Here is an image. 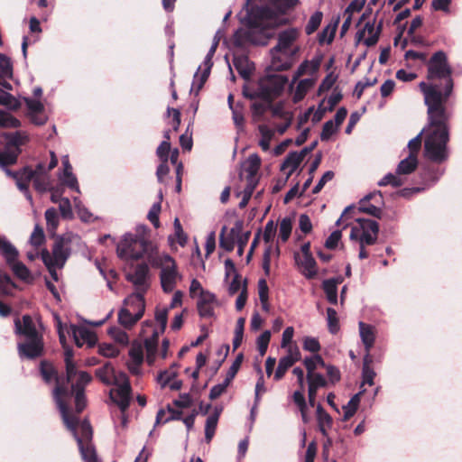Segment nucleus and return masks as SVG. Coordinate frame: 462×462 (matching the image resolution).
I'll use <instances>...</instances> for the list:
<instances>
[{"mask_svg": "<svg viewBox=\"0 0 462 462\" xmlns=\"http://www.w3.org/2000/svg\"><path fill=\"white\" fill-rule=\"evenodd\" d=\"M12 77L13 65L11 60L6 55L0 53V85L7 90H12V85L7 81Z\"/></svg>", "mask_w": 462, "mask_h": 462, "instance_id": "nucleus-22", "label": "nucleus"}, {"mask_svg": "<svg viewBox=\"0 0 462 462\" xmlns=\"http://www.w3.org/2000/svg\"><path fill=\"white\" fill-rule=\"evenodd\" d=\"M243 231V222L238 220L234 226L227 231V227L224 226L219 236L220 247L227 252L234 250L239 234Z\"/></svg>", "mask_w": 462, "mask_h": 462, "instance_id": "nucleus-16", "label": "nucleus"}, {"mask_svg": "<svg viewBox=\"0 0 462 462\" xmlns=\"http://www.w3.org/2000/svg\"><path fill=\"white\" fill-rule=\"evenodd\" d=\"M292 222L290 217H284L280 223L279 236L282 242H286L291 233Z\"/></svg>", "mask_w": 462, "mask_h": 462, "instance_id": "nucleus-46", "label": "nucleus"}, {"mask_svg": "<svg viewBox=\"0 0 462 462\" xmlns=\"http://www.w3.org/2000/svg\"><path fill=\"white\" fill-rule=\"evenodd\" d=\"M156 266L160 268L159 277L163 292L174 291L178 282L182 279L175 260L170 254H163L159 258Z\"/></svg>", "mask_w": 462, "mask_h": 462, "instance_id": "nucleus-12", "label": "nucleus"}, {"mask_svg": "<svg viewBox=\"0 0 462 462\" xmlns=\"http://www.w3.org/2000/svg\"><path fill=\"white\" fill-rule=\"evenodd\" d=\"M16 288L15 283L7 274H0V294L11 295Z\"/></svg>", "mask_w": 462, "mask_h": 462, "instance_id": "nucleus-44", "label": "nucleus"}, {"mask_svg": "<svg viewBox=\"0 0 462 462\" xmlns=\"http://www.w3.org/2000/svg\"><path fill=\"white\" fill-rule=\"evenodd\" d=\"M0 254L5 261H12L15 256L19 255L18 250L14 245L5 236L0 234Z\"/></svg>", "mask_w": 462, "mask_h": 462, "instance_id": "nucleus-32", "label": "nucleus"}, {"mask_svg": "<svg viewBox=\"0 0 462 462\" xmlns=\"http://www.w3.org/2000/svg\"><path fill=\"white\" fill-rule=\"evenodd\" d=\"M233 64L238 74L245 80H248L254 69V64L245 55L235 56Z\"/></svg>", "mask_w": 462, "mask_h": 462, "instance_id": "nucleus-24", "label": "nucleus"}, {"mask_svg": "<svg viewBox=\"0 0 462 462\" xmlns=\"http://www.w3.org/2000/svg\"><path fill=\"white\" fill-rule=\"evenodd\" d=\"M70 254L68 243L61 236H57L51 254L47 249L41 252V258L45 265H57L62 268Z\"/></svg>", "mask_w": 462, "mask_h": 462, "instance_id": "nucleus-13", "label": "nucleus"}, {"mask_svg": "<svg viewBox=\"0 0 462 462\" xmlns=\"http://www.w3.org/2000/svg\"><path fill=\"white\" fill-rule=\"evenodd\" d=\"M45 219L48 232L54 235L60 223L57 210L54 208H48L45 211Z\"/></svg>", "mask_w": 462, "mask_h": 462, "instance_id": "nucleus-39", "label": "nucleus"}, {"mask_svg": "<svg viewBox=\"0 0 462 462\" xmlns=\"http://www.w3.org/2000/svg\"><path fill=\"white\" fill-rule=\"evenodd\" d=\"M96 376L106 385H115L116 389L109 391V397L121 411L125 412L130 405L131 384L128 376L124 372L116 373L110 362L96 370Z\"/></svg>", "mask_w": 462, "mask_h": 462, "instance_id": "nucleus-6", "label": "nucleus"}, {"mask_svg": "<svg viewBox=\"0 0 462 462\" xmlns=\"http://www.w3.org/2000/svg\"><path fill=\"white\" fill-rule=\"evenodd\" d=\"M161 330H153L151 337L145 338L144 340V346L146 348V351L148 354H154L159 341V336H160Z\"/></svg>", "mask_w": 462, "mask_h": 462, "instance_id": "nucleus-49", "label": "nucleus"}, {"mask_svg": "<svg viewBox=\"0 0 462 462\" xmlns=\"http://www.w3.org/2000/svg\"><path fill=\"white\" fill-rule=\"evenodd\" d=\"M317 420L319 430L322 436L328 437V430L332 427L333 420L332 417L323 409L321 404L317 406Z\"/></svg>", "mask_w": 462, "mask_h": 462, "instance_id": "nucleus-29", "label": "nucleus"}, {"mask_svg": "<svg viewBox=\"0 0 462 462\" xmlns=\"http://www.w3.org/2000/svg\"><path fill=\"white\" fill-rule=\"evenodd\" d=\"M359 335L362 340V343L365 346V351H371L374 341H375V332L374 328L372 325L366 324L363 321H360L359 324Z\"/></svg>", "mask_w": 462, "mask_h": 462, "instance_id": "nucleus-25", "label": "nucleus"}, {"mask_svg": "<svg viewBox=\"0 0 462 462\" xmlns=\"http://www.w3.org/2000/svg\"><path fill=\"white\" fill-rule=\"evenodd\" d=\"M418 163L419 161L416 156L407 155L398 163L396 167L397 173L402 177L409 175L417 169Z\"/></svg>", "mask_w": 462, "mask_h": 462, "instance_id": "nucleus-30", "label": "nucleus"}, {"mask_svg": "<svg viewBox=\"0 0 462 462\" xmlns=\"http://www.w3.org/2000/svg\"><path fill=\"white\" fill-rule=\"evenodd\" d=\"M307 370V381L309 384V392L318 393L319 388H325L328 385V381L320 373L313 372V364L310 360L305 362Z\"/></svg>", "mask_w": 462, "mask_h": 462, "instance_id": "nucleus-18", "label": "nucleus"}, {"mask_svg": "<svg viewBox=\"0 0 462 462\" xmlns=\"http://www.w3.org/2000/svg\"><path fill=\"white\" fill-rule=\"evenodd\" d=\"M212 59L213 57L206 55L203 62L204 68L201 74L199 75V71H197L194 75V79L191 85L190 92H194L195 95L199 94V90L202 88L203 85L205 84L210 74V70L213 66ZM199 69H201V66L199 67L198 70Z\"/></svg>", "mask_w": 462, "mask_h": 462, "instance_id": "nucleus-20", "label": "nucleus"}, {"mask_svg": "<svg viewBox=\"0 0 462 462\" xmlns=\"http://www.w3.org/2000/svg\"><path fill=\"white\" fill-rule=\"evenodd\" d=\"M343 282L341 276L327 279L322 282V289L326 294L327 300L330 304L337 303V285Z\"/></svg>", "mask_w": 462, "mask_h": 462, "instance_id": "nucleus-23", "label": "nucleus"}, {"mask_svg": "<svg viewBox=\"0 0 462 462\" xmlns=\"http://www.w3.org/2000/svg\"><path fill=\"white\" fill-rule=\"evenodd\" d=\"M44 238L45 236L43 229L40 227L38 225H36L33 229V232L31 235L30 243L32 244V245L38 247L43 243Z\"/></svg>", "mask_w": 462, "mask_h": 462, "instance_id": "nucleus-60", "label": "nucleus"}, {"mask_svg": "<svg viewBox=\"0 0 462 462\" xmlns=\"http://www.w3.org/2000/svg\"><path fill=\"white\" fill-rule=\"evenodd\" d=\"M74 396L68 388L58 385L53 390V398L60 412L63 422L69 430H70L78 443L79 449L84 462H101L97 455L95 447L91 443L92 427L88 420L79 422V419L69 414L68 401Z\"/></svg>", "mask_w": 462, "mask_h": 462, "instance_id": "nucleus-4", "label": "nucleus"}, {"mask_svg": "<svg viewBox=\"0 0 462 462\" xmlns=\"http://www.w3.org/2000/svg\"><path fill=\"white\" fill-rule=\"evenodd\" d=\"M427 116V125L407 144L408 155H413L418 158V153L421 147V136L424 134V157L432 162L440 164L449 158L448 143L449 141L448 122L450 119L439 124H431L430 116L428 114Z\"/></svg>", "mask_w": 462, "mask_h": 462, "instance_id": "nucleus-3", "label": "nucleus"}, {"mask_svg": "<svg viewBox=\"0 0 462 462\" xmlns=\"http://www.w3.org/2000/svg\"><path fill=\"white\" fill-rule=\"evenodd\" d=\"M321 346L316 337H305L303 339V349L311 353H318Z\"/></svg>", "mask_w": 462, "mask_h": 462, "instance_id": "nucleus-59", "label": "nucleus"}, {"mask_svg": "<svg viewBox=\"0 0 462 462\" xmlns=\"http://www.w3.org/2000/svg\"><path fill=\"white\" fill-rule=\"evenodd\" d=\"M294 259L298 266L301 268V273L307 279H312L317 275V263L312 255L300 257V254L296 253L294 254Z\"/></svg>", "mask_w": 462, "mask_h": 462, "instance_id": "nucleus-21", "label": "nucleus"}, {"mask_svg": "<svg viewBox=\"0 0 462 462\" xmlns=\"http://www.w3.org/2000/svg\"><path fill=\"white\" fill-rule=\"evenodd\" d=\"M323 14L320 11H316L308 21L305 26V32L307 35L314 33L320 26Z\"/></svg>", "mask_w": 462, "mask_h": 462, "instance_id": "nucleus-41", "label": "nucleus"}, {"mask_svg": "<svg viewBox=\"0 0 462 462\" xmlns=\"http://www.w3.org/2000/svg\"><path fill=\"white\" fill-rule=\"evenodd\" d=\"M161 212V202H155L150 208L147 218L154 226L155 228L160 226L159 214Z\"/></svg>", "mask_w": 462, "mask_h": 462, "instance_id": "nucleus-56", "label": "nucleus"}, {"mask_svg": "<svg viewBox=\"0 0 462 462\" xmlns=\"http://www.w3.org/2000/svg\"><path fill=\"white\" fill-rule=\"evenodd\" d=\"M288 78L283 75H267L260 79L258 90L256 93H246L243 91L244 96L250 99L262 97L269 103L274 97L280 96L284 89Z\"/></svg>", "mask_w": 462, "mask_h": 462, "instance_id": "nucleus-11", "label": "nucleus"}, {"mask_svg": "<svg viewBox=\"0 0 462 462\" xmlns=\"http://www.w3.org/2000/svg\"><path fill=\"white\" fill-rule=\"evenodd\" d=\"M300 31L291 27L281 31L277 35V44L271 49L272 61L270 68L275 71H283L291 68V60L299 51L298 47H292L298 40Z\"/></svg>", "mask_w": 462, "mask_h": 462, "instance_id": "nucleus-8", "label": "nucleus"}, {"mask_svg": "<svg viewBox=\"0 0 462 462\" xmlns=\"http://www.w3.org/2000/svg\"><path fill=\"white\" fill-rule=\"evenodd\" d=\"M261 166V159L256 153L249 155L245 171L248 173V180L254 182V179Z\"/></svg>", "mask_w": 462, "mask_h": 462, "instance_id": "nucleus-37", "label": "nucleus"}, {"mask_svg": "<svg viewBox=\"0 0 462 462\" xmlns=\"http://www.w3.org/2000/svg\"><path fill=\"white\" fill-rule=\"evenodd\" d=\"M217 305V300L212 292H202L199 295L197 301V310L201 319H211L215 317V308Z\"/></svg>", "mask_w": 462, "mask_h": 462, "instance_id": "nucleus-17", "label": "nucleus"}, {"mask_svg": "<svg viewBox=\"0 0 462 462\" xmlns=\"http://www.w3.org/2000/svg\"><path fill=\"white\" fill-rule=\"evenodd\" d=\"M147 246L144 236L126 233L116 245V254L123 260H138L144 255Z\"/></svg>", "mask_w": 462, "mask_h": 462, "instance_id": "nucleus-10", "label": "nucleus"}, {"mask_svg": "<svg viewBox=\"0 0 462 462\" xmlns=\"http://www.w3.org/2000/svg\"><path fill=\"white\" fill-rule=\"evenodd\" d=\"M144 294L145 292L143 291H134L131 295H129L125 300L124 304L126 306V309H130L132 312H139V310L141 309L139 307V304L137 303V300H132V298L136 297L138 300H140V302L142 303L143 307V311L145 310V300H144Z\"/></svg>", "mask_w": 462, "mask_h": 462, "instance_id": "nucleus-36", "label": "nucleus"}, {"mask_svg": "<svg viewBox=\"0 0 462 462\" xmlns=\"http://www.w3.org/2000/svg\"><path fill=\"white\" fill-rule=\"evenodd\" d=\"M314 86V80L312 79H303L299 81L296 92L294 95V101L297 102L303 98L309 89Z\"/></svg>", "mask_w": 462, "mask_h": 462, "instance_id": "nucleus-40", "label": "nucleus"}, {"mask_svg": "<svg viewBox=\"0 0 462 462\" xmlns=\"http://www.w3.org/2000/svg\"><path fill=\"white\" fill-rule=\"evenodd\" d=\"M20 121L13 116L11 114L0 111V126L5 128H18L20 127Z\"/></svg>", "mask_w": 462, "mask_h": 462, "instance_id": "nucleus-42", "label": "nucleus"}, {"mask_svg": "<svg viewBox=\"0 0 462 462\" xmlns=\"http://www.w3.org/2000/svg\"><path fill=\"white\" fill-rule=\"evenodd\" d=\"M292 362L291 359L287 358V357H282L280 360H279V363H278V366L276 368V371L274 373V379L276 381H279L281 380L283 375L285 374L286 371L291 367L292 366Z\"/></svg>", "mask_w": 462, "mask_h": 462, "instance_id": "nucleus-47", "label": "nucleus"}, {"mask_svg": "<svg viewBox=\"0 0 462 462\" xmlns=\"http://www.w3.org/2000/svg\"><path fill=\"white\" fill-rule=\"evenodd\" d=\"M363 393L364 391H360L359 393H356L346 405H343V420H348L356 412L360 403V396Z\"/></svg>", "mask_w": 462, "mask_h": 462, "instance_id": "nucleus-34", "label": "nucleus"}, {"mask_svg": "<svg viewBox=\"0 0 462 462\" xmlns=\"http://www.w3.org/2000/svg\"><path fill=\"white\" fill-rule=\"evenodd\" d=\"M14 330L17 335L23 336L24 342L17 345L20 358L35 359L43 353L42 336L38 332L33 319L29 315L23 316V320L14 319Z\"/></svg>", "mask_w": 462, "mask_h": 462, "instance_id": "nucleus-7", "label": "nucleus"}, {"mask_svg": "<svg viewBox=\"0 0 462 462\" xmlns=\"http://www.w3.org/2000/svg\"><path fill=\"white\" fill-rule=\"evenodd\" d=\"M341 236H342V233L340 230L333 231L329 235V236L326 239V242H325L326 248H328L329 250L335 249L337 246V245L341 239Z\"/></svg>", "mask_w": 462, "mask_h": 462, "instance_id": "nucleus-64", "label": "nucleus"}, {"mask_svg": "<svg viewBox=\"0 0 462 462\" xmlns=\"http://www.w3.org/2000/svg\"><path fill=\"white\" fill-rule=\"evenodd\" d=\"M25 104L29 110V115L41 114L44 110V106L40 100L33 99L32 97L24 98Z\"/></svg>", "mask_w": 462, "mask_h": 462, "instance_id": "nucleus-55", "label": "nucleus"}, {"mask_svg": "<svg viewBox=\"0 0 462 462\" xmlns=\"http://www.w3.org/2000/svg\"><path fill=\"white\" fill-rule=\"evenodd\" d=\"M149 272L148 264L142 263L137 264L132 273H128L125 278L134 285L136 291L146 292L150 287Z\"/></svg>", "mask_w": 462, "mask_h": 462, "instance_id": "nucleus-14", "label": "nucleus"}, {"mask_svg": "<svg viewBox=\"0 0 462 462\" xmlns=\"http://www.w3.org/2000/svg\"><path fill=\"white\" fill-rule=\"evenodd\" d=\"M134 300H137L139 307V312H132L130 309L122 308L118 312V322L125 328H131L138 320L143 316V307L136 297L133 298Z\"/></svg>", "mask_w": 462, "mask_h": 462, "instance_id": "nucleus-19", "label": "nucleus"}, {"mask_svg": "<svg viewBox=\"0 0 462 462\" xmlns=\"http://www.w3.org/2000/svg\"><path fill=\"white\" fill-rule=\"evenodd\" d=\"M303 160L304 159L298 152H290L287 154L286 158L281 165V171L289 169V171L286 175V180L289 179L291 174L298 169Z\"/></svg>", "mask_w": 462, "mask_h": 462, "instance_id": "nucleus-27", "label": "nucleus"}, {"mask_svg": "<svg viewBox=\"0 0 462 462\" xmlns=\"http://www.w3.org/2000/svg\"><path fill=\"white\" fill-rule=\"evenodd\" d=\"M168 312L169 309L167 308L162 310L157 309L155 311V320L160 324L161 333H163L166 328L168 321Z\"/></svg>", "mask_w": 462, "mask_h": 462, "instance_id": "nucleus-61", "label": "nucleus"}, {"mask_svg": "<svg viewBox=\"0 0 462 462\" xmlns=\"http://www.w3.org/2000/svg\"><path fill=\"white\" fill-rule=\"evenodd\" d=\"M254 0H246V15L243 19L245 29L237 30L235 33V42L237 45L250 42L255 45H266L273 36L272 30L290 23L288 18L282 17L287 10L294 7L298 0H270L275 10L268 6L248 5Z\"/></svg>", "mask_w": 462, "mask_h": 462, "instance_id": "nucleus-1", "label": "nucleus"}, {"mask_svg": "<svg viewBox=\"0 0 462 462\" xmlns=\"http://www.w3.org/2000/svg\"><path fill=\"white\" fill-rule=\"evenodd\" d=\"M171 152V143L168 141H162L157 147L156 154L161 162H168L169 153Z\"/></svg>", "mask_w": 462, "mask_h": 462, "instance_id": "nucleus-62", "label": "nucleus"}, {"mask_svg": "<svg viewBox=\"0 0 462 462\" xmlns=\"http://www.w3.org/2000/svg\"><path fill=\"white\" fill-rule=\"evenodd\" d=\"M405 178L400 176L397 173V171H395V173L389 172L386 175H384L379 181L378 186L384 187L391 185L393 188L401 187L404 184Z\"/></svg>", "mask_w": 462, "mask_h": 462, "instance_id": "nucleus-35", "label": "nucleus"}, {"mask_svg": "<svg viewBox=\"0 0 462 462\" xmlns=\"http://www.w3.org/2000/svg\"><path fill=\"white\" fill-rule=\"evenodd\" d=\"M327 320L328 330L336 334L339 330L337 313L333 308L327 309Z\"/></svg>", "mask_w": 462, "mask_h": 462, "instance_id": "nucleus-45", "label": "nucleus"}, {"mask_svg": "<svg viewBox=\"0 0 462 462\" xmlns=\"http://www.w3.org/2000/svg\"><path fill=\"white\" fill-rule=\"evenodd\" d=\"M3 140H0V168L5 174L16 182V186L21 190L27 200L32 204V197L29 191V183L34 181L35 171L29 166L22 168L20 171H14L7 168L17 162L21 153V146L23 145L28 136L25 133L16 131L14 133H4Z\"/></svg>", "mask_w": 462, "mask_h": 462, "instance_id": "nucleus-5", "label": "nucleus"}, {"mask_svg": "<svg viewBox=\"0 0 462 462\" xmlns=\"http://www.w3.org/2000/svg\"><path fill=\"white\" fill-rule=\"evenodd\" d=\"M382 28L383 21L379 22L376 29L374 28V21L367 22L365 24L364 30L368 32L369 36L364 40V44L367 47L375 45L379 40Z\"/></svg>", "mask_w": 462, "mask_h": 462, "instance_id": "nucleus-28", "label": "nucleus"}, {"mask_svg": "<svg viewBox=\"0 0 462 462\" xmlns=\"http://www.w3.org/2000/svg\"><path fill=\"white\" fill-rule=\"evenodd\" d=\"M243 359L244 355L242 353L236 356V359L234 360L226 373V376L225 378L226 381H229L230 383L233 381L242 365Z\"/></svg>", "mask_w": 462, "mask_h": 462, "instance_id": "nucleus-52", "label": "nucleus"}, {"mask_svg": "<svg viewBox=\"0 0 462 462\" xmlns=\"http://www.w3.org/2000/svg\"><path fill=\"white\" fill-rule=\"evenodd\" d=\"M217 422V415H209L207 418L205 424V439L208 443H209L214 437Z\"/></svg>", "mask_w": 462, "mask_h": 462, "instance_id": "nucleus-43", "label": "nucleus"}, {"mask_svg": "<svg viewBox=\"0 0 462 462\" xmlns=\"http://www.w3.org/2000/svg\"><path fill=\"white\" fill-rule=\"evenodd\" d=\"M108 334L118 343L127 344L128 343V335L126 332L122 330L117 327H112L108 329Z\"/></svg>", "mask_w": 462, "mask_h": 462, "instance_id": "nucleus-57", "label": "nucleus"}, {"mask_svg": "<svg viewBox=\"0 0 462 462\" xmlns=\"http://www.w3.org/2000/svg\"><path fill=\"white\" fill-rule=\"evenodd\" d=\"M59 209L64 218L69 219L73 217L71 203L68 198L60 199Z\"/></svg>", "mask_w": 462, "mask_h": 462, "instance_id": "nucleus-63", "label": "nucleus"}, {"mask_svg": "<svg viewBox=\"0 0 462 462\" xmlns=\"http://www.w3.org/2000/svg\"><path fill=\"white\" fill-rule=\"evenodd\" d=\"M72 358L73 351L67 348L64 353L67 383H71V389L69 391L74 394L76 411L80 413L87 406L85 387L91 382L92 376L86 371L78 370Z\"/></svg>", "mask_w": 462, "mask_h": 462, "instance_id": "nucleus-9", "label": "nucleus"}, {"mask_svg": "<svg viewBox=\"0 0 462 462\" xmlns=\"http://www.w3.org/2000/svg\"><path fill=\"white\" fill-rule=\"evenodd\" d=\"M268 292L269 289L264 279H261L258 282V294L260 301L263 305V309L268 310Z\"/></svg>", "mask_w": 462, "mask_h": 462, "instance_id": "nucleus-48", "label": "nucleus"}, {"mask_svg": "<svg viewBox=\"0 0 462 462\" xmlns=\"http://www.w3.org/2000/svg\"><path fill=\"white\" fill-rule=\"evenodd\" d=\"M451 73L452 69L448 62L447 54L442 51L435 52L428 64V79H444V91L442 92L437 84L420 83L431 124H439L451 118V113L445 106L454 87Z\"/></svg>", "mask_w": 462, "mask_h": 462, "instance_id": "nucleus-2", "label": "nucleus"}, {"mask_svg": "<svg viewBox=\"0 0 462 462\" xmlns=\"http://www.w3.org/2000/svg\"><path fill=\"white\" fill-rule=\"evenodd\" d=\"M360 229L359 242L366 245H374L378 238L379 225L375 220L356 218Z\"/></svg>", "mask_w": 462, "mask_h": 462, "instance_id": "nucleus-15", "label": "nucleus"}, {"mask_svg": "<svg viewBox=\"0 0 462 462\" xmlns=\"http://www.w3.org/2000/svg\"><path fill=\"white\" fill-rule=\"evenodd\" d=\"M338 126L332 121H327L322 127L320 134L321 141H328L337 130Z\"/></svg>", "mask_w": 462, "mask_h": 462, "instance_id": "nucleus-54", "label": "nucleus"}, {"mask_svg": "<svg viewBox=\"0 0 462 462\" xmlns=\"http://www.w3.org/2000/svg\"><path fill=\"white\" fill-rule=\"evenodd\" d=\"M0 105L11 109H16L19 106L18 101L10 93L3 89H0Z\"/></svg>", "mask_w": 462, "mask_h": 462, "instance_id": "nucleus-51", "label": "nucleus"}, {"mask_svg": "<svg viewBox=\"0 0 462 462\" xmlns=\"http://www.w3.org/2000/svg\"><path fill=\"white\" fill-rule=\"evenodd\" d=\"M18 256H15L14 260L12 261H5L6 263L10 266L12 269L14 274L18 277L19 279L23 281H27L30 276L31 273L29 269L23 264L22 262H19Z\"/></svg>", "mask_w": 462, "mask_h": 462, "instance_id": "nucleus-33", "label": "nucleus"}, {"mask_svg": "<svg viewBox=\"0 0 462 462\" xmlns=\"http://www.w3.org/2000/svg\"><path fill=\"white\" fill-rule=\"evenodd\" d=\"M230 384L229 381H226V379L223 381V383L214 385L209 392V399L210 400H216L219 396H221L226 391L228 385Z\"/></svg>", "mask_w": 462, "mask_h": 462, "instance_id": "nucleus-58", "label": "nucleus"}, {"mask_svg": "<svg viewBox=\"0 0 462 462\" xmlns=\"http://www.w3.org/2000/svg\"><path fill=\"white\" fill-rule=\"evenodd\" d=\"M70 330L78 346H82L84 343L90 344L94 338L93 333L86 328L72 325Z\"/></svg>", "mask_w": 462, "mask_h": 462, "instance_id": "nucleus-31", "label": "nucleus"}, {"mask_svg": "<svg viewBox=\"0 0 462 462\" xmlns=\"http://www.w3.org/2000/svg\"><path fill=\"white\" fill-rule=\"evenodd\" d=\"M381 205L372 204L370 202L359 201L357 210L362 213H365L372 217L381 218L382 217V208Z\"/></svg>", "mask_w": 462, "mask_h": 462, "instance_id": "nucleus-38", "label": "nucleus"}, {"mask_svg": "<svg viewBox=\"0 0 462 462\" xmlns=\"http://www.w3.org/2000/svg\"><path fill=\"white\" fill-rule=\"evenodd\" d=\"M271 339V332L263 331L256 339L257 348L261 356L265 355Z\"/></svg>", "mask_w": 462, "mask_h": 462, "instance_id": "nucleus-50", "label": "nucleus"}, {"mask_svg": "<svg viewBox=\"0 0 462 462\" xmlns=\"http://www.w3.org/2000/svg\"><path fill=\"white\" fill-rule=\"evenodd\" d=\"M40 372H41V374L43 378V380L46 382V383H50L51 382L53 379L56 380V386L59 385H62L68 389H71V383H67V379L66 380H61L60 379L59 377H57V374H56V372L54 370V368L52 367L51 365L50 364H47L45 362H42L41 363V366H40ZM57 387H55L56 389Z\"/></svg>", "mask_w": 462, "mask_h": 462, "instance_id": "nucleus-26", "label": "nucleus"}, {"mask_svg": "<svg viewBox=\"0 0 462 462\" xmlns=\"http://www.w3.org/2000/svg\"><path fill=\"white\" fill-rule=\"evenodd\" d=\"M59 178L64 185H66L69 189H71L79 193L80 192L78 180L73 173H69V174L62 173L59 176Z\"/></svg>", "mask_w": 462, "mask_h": 462, "instance_id": "nucleus-53", "label": "nucleus"}]
</instances>
